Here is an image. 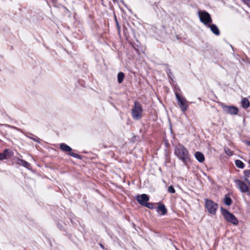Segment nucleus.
<instances>
[{
  "label": "nucleus",
  "instance_id": "obj_1",
  "mask_svg": "<svg viewBox=\"0 0 250 250\" xmlns=\"http://www.w3.org/2000/svg\"><path fill=\"white\" fill-rule=\"evenodd\" d=\"M174 154L185 165H187L190 161V155L188 149L180 144L175 146Z\"/></svg>",
  "mask_w": 250,
  "mask_h": 250
},
{
  "label": "nucleus",
  "instance_id": "obj_2",
  "mask_svg": "<svg viewBox=\"0 0 250 250\" xmlns=\"http://www.w3.org/2000/svg\"><path fill=\"white\" fill-rule=\"evenodd\" d=\"M220 210L222 215L226 221L235 226L238 224V220L233 213L230 212L229 210L224 208L223 207H221Z\"/></svg>",
  "mask_w": 250,
  "mask_h": 250
},
{
  "label": "nucleus",
  "instance_id": "obj_3",
  "mask_svg": "<svg viewBox=\"0 0 250 250\" xmlns=\"http://www.w3.org/2000/svg\"><path fill=\"white\" fill-rule=\"evenodd\" d=\"M134 106L131 110V115L133 119L138 120L142 117L143 113V108L138 101H136L134 103Z\"/></svg>",
  "mask_w": 250,
  "mask_h": 250
},
{
  "label": "nucleus",
  "instance_id": "obj_4",
  "mask_svg": "<svg viewBox=\"0 0 250 250\" xmlns=\"http://www.w3.org/2000/svg\"><path fill=\"white\" fill-rule=\"evenodd\" d=\"M199 17L200 21L206 26L212 23V20L210 15L206 11L200 10L198 11Z\"/></svg>",
  "mask_w": 250,
  "mask_h": 250
},
{
  "label": "nucleus",
  "instance_id": "obj_5",
  "mask_svg": "<svg viewBox=\"0 0 250 250\" xmlns=\"http://www.w3.org/2000/svg\"><path fill=\"white\" fill-rule=\"evenodd\" d=\"M205 208L208 212L211 215H215L218 209V205L212 200L209 199H205Z\"/></svg>",
  "mask_w": 250,
  "mask_h": 250
},
{
  "label": "nucleus",
  "instance_id": "obj_6",
  "mask_svg": "<svg viewBox=\"0 0 250 250\" xmlns=\"http://www.w3.org/2000/svg\"><path fill=\"white\" fill-rule=\"evenodd\" d=\"M234 183L241 192L246 193L248 196H250V186L249 184L239 179H235Z\"/></svg>",
  "mask_w": 250,
  "mask_h": 250
},
{
  "label": "nucleus",
  "instance_id": "obj_7",
  "mask_svg": "<svg viewBox=\"0 0 250 250\" xmlns=\"http://www.w3.org/2000/svg\"><path fill=\"white\" fill-rule=\"evenodd\" d=\"M60 148L62 151L64 153H66L68 155L80 160L82 159V156L79 154L72 152L73 150L72 148L67 145L64 143H61L60 144Z\"/></svg>",
  "mask_w": 250,
  "mask_h": 250
},
{
  "label": "nucleus",
  "instance_id": "obj_8",
  "mask_svg": "<svg viewBox=\"0 0 250 250\" xmlns=\"http://www.w3.org/2000/svg\"><path fill=\"white\" fill-rule=\"evenodd\" d=\"M176 99L177 101L178 104L183 112L186 111L188 105V102L187 101L186 99L180 95L177 92H175Z\"/></svg>",
  "mask_w": 250,
  "mask_h": 250
},
{
  "label": "nucleus",
  "instance_id": "obj_9",
  "mask_svg": "<svg viewBox=\"0 0 250 250\" xmlns=\"http://www.w3.org/2000/svg\"><path fill=\"white\" fill-rule=\"evenodd\" d=\"M220 106L223 109L224 112L226 114H230L231 115H236L238 113L239 109L235 106L227 105L222 103L220 104Z\"/></svg>",
  "mask_w": 250,
  "mask_h": 250
},
{
  "label": "nucleus",
  "instance_id": "obj_10",
  "mask_svg": "<svg viewBox=\"0 0 250 250\" xmlns=\"http://www.w3.org/2000/svg\"><path fill=\"white\" fill-rule=\"evenodd\" d=\"M136 199L140 205L144 206L143 203H146L149 200V196L146 194H142L137 195Z\"/></svg>",
  "mask_w": 250,
  "mask_h": 250
},
{
  "label": "nucleus",
  "instance_id": "obj_11",
  "mask_svg": "<svg viewBox=\"0 0 250 250\" xmlns=\"http://www.w3.org/2000/svg\"><path fill=\"white\" fill-rule=\"evenodd\" d=\"M13 155V152L10 149H5L2 153H0V161L5 160L8 157H11Z\"/></svg>",
  "mask_w": 250,
  "mask_h": 250
},
{
  "label": "nucleus",
  "instance_id": "obj_12",
  "mask_svg": "<svg viewBox=\"0 0 250 250\" xmlns=\"http://www.w3.org/2000/svg\"><path fill=\"white\" fill-rule=\"evenodd\" d=\"M130 44L132 45V47L138 55H140L141 53H143L142 48L141 46V43L137 40H136V42H130Z\"/></svg>",
  "mask_w": 250,
  "mask_h": 250
},
{
  "label": "nucleus",
  "instance_id": "obj_13",
  "mask_svg": "<svg viewBox=\"0 0 250 250\" xmlns=\"http://www.w3.org/2000/svg\"><path fill=\"white\" fill-rule=\"evenodd\" d=\"M156 211L160 215H165L167 211L165 205L161 203H159L158 204V206L156 208Z\"/></svg>",
  "mask_w": 250,
  "mask_h": 250
},
{
  "label": "nucleus",
  "instance_id": "obj_14",
  "mask_svg": "<svg viewBox=\"0 0 250 250\" xmlns=\"http://www.w3.org/2000/svg\"><path fill=\"white\" fill-rule=\"evenodd\" d=\"M14 160L15 161V162L21 166H23V167L26 168H29V167L31 166V165L30 163L27 162V161L21 159L18 157H16L14 158Z\"/></svg>",
  "mask_w": 250,
  "mask_h": 250
},
{
  "label": "nucleus",
  "instance_id": "obj_15",
  "mask_svg": "<svg viewBox=\"0 0 250 250\" xmlns=\"http://www.w3.org/2000/svg\"><path fill=\"white\" fill-rule=\"evenodd\" d=\"M209 28L211 31L216 36H219L220 34V31L217 25L214 23H210L207 26Z\"/></svg>",
  "mask_w": 250,
  "mask_h": 250
},
{
  "label": "nucleus",
  "instance_id": "obj_16",
  "mask_svg": "<svg viewBox=\"0 0 250 250\" xmlns=\"http://www.w3.org/2000/svg\"><path fill=\"white\" fill-rule=\"evenodd\" d=\"M194 156L196 160L199 163H203L205 161V158L204 154L200 151H196L194 154Z\"/></svg>",
  "mask_w": 250,
  "mask_h": 250
},
{
  "label": "nucleus",
  "instance_id": "obj_17",
  "mask_svg": "<svg viewBox=\"0 0 250 250\" xmlns=\"http://www.w3.org/2000/svg\"><path fill=\"white\" fill-rule=\"evenodd\" d=\"M243 173L244 181L250 186V180L248 179V178L250 177V169L245 170Z\"/></svg>",
  "mask_w": 250,
  "mask_h": 250
},
{
  "label": "nucleus",
  "instance_id": "obj_18",
  "mask_svg": "<svg viewBox=\"0 0 250 250\" xmlns=\"http://www.w3.org/2000/svg\"><path fill=\"white\" fill-rule=\"evenodd\" d=\"M241 104L244 109H247L250 106V101L246 98L242 99Z\"/></svg>",
  "mask_w": 250,
  "mask_h": 250
},
{
  "label": "nucleus",
  "instance_id": "obj_19",
  "mask_svg": "<svg viewBox=\"0 0 250 250\" xmlns=\"http://www.w3.org/2000/svg\"><path fill=\"white\" fill-rule=\"evenodd\" d=\"M56 224L58 227V228L65 232V234H64V235H67L68 237H70L71 236L70 234H68L65 229V228L64 227V226L63 225L62 223L60 221H57L56 223Z\"/></svg>",
  "mask_w": 250,
  "mask_h": 250
},
{
  "label": "nucleus",
  "instance_id": "obj_20",
  "mask_svg": "<svg viewBox=\"0 0 250 250\" xmlns=\"http://www.w3.org/2000/svg\"><path fill=\"white\" fill-rule=\"evenodd\" d=\"M232 200L230 197V195L229 193L225 195V197L223 200L224 203L228 206H229L232 204Z\"/></svg>",
  "mask_w": 250,
  "mask_h": 250
},
{
  "label": "nucleus",
  "instance_id": "obj_21",
  "mask_svg": "<svg viewBox=\"0 0 250 250\" xmlns=\"http://www.w3.org/2000/svg\"><path fill=\"white\" fill-rule=\"evenodd\" d=\"M235 164L238 168L240 169H243L245 166L244 163L242 161L238 159L235 161Z\"/></svg>",
  "mask_w": 250,
  "mask_h": 250
},
{
  "label": "nucleus",
  "instance_id": "obj_22",
  "mask_svg": "<svg viewBox=\"0 0 250 250\" xmlns=\"http://www.w3.org/2000/svg\"><path fill=\"white\" fill-rule=\"evenodd\" d=\"M27 137L39 144L41 143L40 139L33 134L30 133L29 135L27 136Z\"/></svg>",
  "mask_w": 250,
  "mask_h": 250
},
{
  "label": "nucleus",
  "instance_id": "obj_23",
  "mask_svg": "<svg viewBox=\"0 0 250 250\" xmlns=\"http://www.w3.org/2000/svg\"><path fill=\"white\" fill-rule=\"evenodd\" d=\"M125 77V74L123 72H120L118 73L117 75V80L119 83H121L123 81Z\"/></svg>",
  "mask_w": 250,
  "mask_h": 250
},
{
  "label": "nucleus",
  "instance_id": "obj_24",
  "mask_svg": "<svg viewBox=\"0 0 250 250\" xmlns=\"http://www.w3.org/2000/svg\"><path fill=\"white\" fill-rule=\"evenodd\" d=\"M144 207H146L149 209H152L154 208V205L153 203H143Z\"/></svg>",
  "mask_w": 250,
  "mask_h": 250
},
{
  "label": "nucleus",
  "instance_id": "obj_25",
  "mask_svg": "<svg viewBox=\"0 0 250 250\" xmlns=\"http://www.w3.org/2000/svg\"><path fill=\"white\" fill-rule=\"evenodd\" d=\"M139 139V136L138 135H135L134 133L132 134V137L131 138L130 141L131 143H134L137 141H138Z\"/></svg>",
  "mask_w": 250,
  "mask_h": 250
},
{
  "label": "nucleus",
  "instance_id": "obj_26",
  "mask_svg": "<svg viewBox=\"0 0 250 250\" xmlns=\"http://www.w3.org/2000/svg\"><path fill=\"white\" fill-rule=\"evenodd\" d=\"M225 153L229 156H231L233 155V151L229 148H225Z\"/></svg>",
  "mask_w": 250,
  "mask_h": 250
},
{
  "label": "nucleus",
  "instance_id": "obj_27",
  "mask_svg": "<svg viewBox=\"0 0 250 250\" xmlns=\"http://www.w3.org/2000/svg\"><path fill=\"white\" fill-rule=\"evenodd\" d=\"M168 192L170 193H175V189L174 188L173 186H169L168 188Z\"/></svg>",
  "mask_w": 250,
  "mask_h": 250
},
{
  "label": "nucleus",
  "instance_id": "obj_28",
  "mask_svg": "<svg viewBox=\"0 0 250 250\" xmlns=\"http://www.w3.org/2000/svg\"><path fill=\"white\" fill-rule=\"evenodd\" d=\"M114 20H115V21L116 22V25H117V28L119 30H120V25H119V22L118 21V20H117V17L116 16L115 14H114Z\"/></svg>",
  "mask_w": 250,
  "mask_h": 250
},
{
  "label": "nucleus",
  "instance_id": "obj_29",
  "mask_svg": "<svg viewBox=\"0 0 250 250\" xmlns=\"http://www.w3.org/2000/svg\"><path fill=\"white\" fill-rule=\"evenodd\" d=\"M167 74L168 76V77L171 80H173V79L171 78V75H172V73L171 72V71L170 69L168 68L167 69Z\"/></svg>",
  "mask_w": 250,
  "mask_h": 250
},
{
  "label": "nucleus",
  "instance_id": "obj_30",
  "mask_svg": "<svg viewBox=\"0 0 250 250\" xmlns=\"http://www.w3.org/2000/svg\"><path fill=\"white\" fill-rule=\"evenodd\" d=\"M245 143L247 146H250V141H249V140H245Z\"/></svg>",
  "mask_w": 250,
  "mask_h": 250
},
{
  "label": "nucleus",
  "instance_id": "obj_31",
  "mask_svg": "<svg viewBox=\"0 0 250 250\" xmlns=\"http://www.w3.org/2000/svg\"><path fill=\"white\" fill-rule=\"evenodd\" d=\"M99 245L103 250H104L105 249L104 246L102 243H100Z\"/></svg>",
  "mask_w": 250,
  "mask_h": 250
},
{
  "label": "nucleus",
  "instance_id": "obj_32",
  "mask_svg": "<svg viewBox=\"0 0 250 250\" xmlns=\"http://www.w3.org/2000/svg\"><path fill=\"white\" fill-rule=\"evenodd\" d=\"M168 144V143L167 142H166V145L167 146Z\"/></svg>",
  "mask_w": 250,
  "mask_h": 250
}]
</instances>
